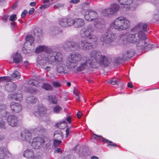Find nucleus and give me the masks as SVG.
<instances>
[{"instance_id": "57", "label": "nucleus", "mask_w": 159, "mask_h": 159, "mask_svg": "<svg viewBox=\"0 0 159 159\" xmlns=\"http://www.w3.org/2000/svg\"><path fill=\"white\" fill-rule=\"evenodd\" d=\"M151 45H148V48H150L151 47Z\"/></svg>"}, {"instance_id": "25", "label": "nucleus", "mask_w": 159, "mask_h": 159, "mask_svg": "<svg viewBox=\"0 0 159 159\" xmlns=\"http://www.w3.org/2000/svg\"><path fill=\"white\" fill-rule=\"evenodd\" d=\"M42 87L46 90L51 89L52 88V87L49 84L44 83L42 85Z\"/></svg>"}, {"instance_id": "29", "label": "nucleus", "mask_w": 159, "mask_h": 159, "mask_svg": "<svg viewBox=\"0 0 159 159\" xmlns=\"http://www.w3.org/2000/svg\"><path fill=\"white\" fill-rule=\"evenodd\" d=\"M9 20L11 21H14L16 19V15L15 14H13L11 15L9 19Z\"/></svg>"}, {"instance_id": "45", "label": "nucleus", "mask_w": 159, "mask_h": 159, "mask_svg": "<svg viewBox=\"0 0 159 159\" xmlns=\"http://www.w3.org/2000/svg\"><path fill=\"white\" fill-rule=\"evenodd\" d=\"M48 6H47L46 5H42L40 7V8H46L47 7H48Z\"/></svg>"}, {"instance_id": "8", "label": "nucleus", "mask_w": 159, "mask_h": 159, "mask_svg": "<svg viewBox=\"0 0 159 159\" xmlns=\"http://www.w3.org/2000/svg\"><path fill=\"white\" fill-rule=\"evenodd\" d=\"M116 35L114 34H112L109 37L107 35L102 36L100 38V40L105 43H109L116 39Z\"/></svg>"}, {"instance_id": "21", "label": "nucleus", "mask_w": 159, "mask_h": 159, "mask_svg": "<svg viewBox=\"0 0 159 159\" xmlns=\"http://www.w3.org/2000/svg\"><path fill=\"white\" fill-rule=\"evenodd\" d=\"M46 108L43 107H39L38 108L37 111L39 114H44L46 112Z\"/></svg>"}, {"instance_id": "5", "label": "nucleus", "mask_w": 159, "mask_h": 159, "mask_svg": "<svg viewBox=\"0 0 159 159\" xmlns=\"http://www.w3.org/2000/svg\"><path fill=\"white\" fill-rule=\"evenodd\" d=\"M26 42L25 43L22 51L24 53H29L33 51L34 48V38L30 35L26 36Z\"/></svg>"}, {"instance_id": "3", "label": "nucleus", "mask_w": 159, "mask_h": 159, "mask_svg": "<svg viewBox=\"0 0 159 159\" xmlns=\"http://www.w3.org/2000/svg\"><path fill=\"white\" fill-rule=\"evenodd\" d=\"M57 54V52L50 51L49 53H47L44 55L39 57L38 58V63L41 66L48 64H52L56 62L57 57L55 56Z\"/></svg>"}, {"instance_id": "13", "label": "nucleus", "mask_w": 159, "mask_h": 159, "mask_svg": "<svg viewBox=\"0 0 159 159\" xmlns=\"http://www.w3.org/2000/svg\"><path fill=\"white\" fill-rule=\"evenodd\" d=\"M12 57L13 61L16 63H19L21 61L22 59L21 55L17 52L14 54Z\"/></svg>"}, {"instance_id": "2", "label": "nucleus", "mask_w": 159, "mask_h": 159, "mask_svg": "<svg viewBox=\"0 0 159 159\" xmlns=\"http://www.w3.org/2000/svg\"><path fill=\"white\" fill-rule=\"evenodd\" d=\"M145 34L141 32L138 34H129L126 38V41L130 43H135L138 46H143L145 45Z\"/></svg>"}, {"instance_id": "28", "label": "nucleus", "mask_w": 159, "mask_h": 159, "mask_svg": "<svg viewBox=\"0 0 159 159\" xmlns=\"http://www.w3.org/2000/svg\"><path fill=\"white\" fill-rule=\"evenodd\" d=\"M7 154V152L6 151V152L4 151L0 152V158H4Z\"/></svg>"}, {"instance_id": "16", "label": "nucleus", "mask_w": 159, "mask_h": 159, "mask_svg": "<svg viewBox=\"0 0 159 159\" xmlns=\"http://www.w3.org/2000/svg\"><path fill=\"white\" fill-rule=\"evenodd\" d=\"M74 24L75 27H79L83 26L84 24V22L81 19H77L75 21L74 20Z\"/></svg>"}, {"instance_id": "17", "label": "nucleus", "mask_w": 159, "mask_h": 159, "mask_svg": "<svg viewBox=\"0 0 159 159\" xmlns=\"http://www.w3.org/2000/svg\"><path fill=\"white\" fill-rule=\"evenodd\" d=\"M48 49V47L46 46H41L36 48L35 52L37 53H39L43 51H47Z\"/></svg>"}, {"instance_id": "44", "label": "nucleus", "mask_w": 159, "mask_h": 159, "mask_svg": "<svg viewBox=\"0 0 159 159\" xmlns=\"http://www.w3.org/2000/svg\"><path fill=\"white\" fill-rule=\"evenodd\" d=\"M36 4V3L34 2H33L30 3V5L31 6H34Z\"/></svg>"}, {"instance_id": "49", "label": "nucleus", "mask_w": 159, "mask_h": 159, "mask_svg": "<svg viewBox=\"0 0 159 159\" xmlns=\"http://www.w3.org/2000/svg\"><path fill=\"white\" fill-rule=\"evenodd\" d=\"M45 69L46 70H50V67L49 66H47L45 68Z\"/></svg>"}, {"instance_id": "37", "label": "nucleus", "mask_w": 159, "mask_h": 159, "mask_svg": "<svg viewBox=\"0 0 159 159\" xmlns=\"http://www.w3.org/2000/svg\"><path fill=\"white\" fill-rule=\"evenodd\" d=\"M34 11V8H31L29 11V13L30 15L32 14Z\"/></svg>"}, {"instance_id": "50", "label": "nucleus", "mask_w": 159, "mask_h": 159, "mask_svg": "<svg viewBox=\"0 0 159 159\" xmlns=\"http://www.w3.org/2000/svg\"><path fill=\"white\" fill-rule=\"evenodd\" d=\"M43 2H44L45 3H47L48 2L49 0H43Z\"/></svg>"}, {"instance_id": "26", "label": "nucleus", "mask_w": 159, "mask_h": 159, "mask_svg": "<svg viewBox=\"0 0 159 159\" xmlns=\"http://www.w3.org/2000/svg\"><path fill=\"white\" fill-rule=\"evenodd\" d=\"M40 143L39 142H35L34 141L32 142V145L34 147L36 148H39V146L40 144Z\"/></svg>"}, {"instance_id": "10", "label": "nucleus", "mask_w": 159, "mask_h": 159, "mask_svg": "<svg viewBox=\"0 0 159 159\" xmlns=\"http://www.w3.org/2000/svg\"><path fill=\"white\" fill-rule=\"evenodd\" d=\"M93 33L92 29L89 27H85L82 29L80 31V34L83 37H88Z\"/></svg>"}, {"instance_id": "15", "label": "nucleus", "mask_w": 159, "mask_h": 159, "mask_svg": "<svg viewBox=\"0 0 159 159\" xmlns=\"http://www.w3.org/2000/svg\"><path fill=\"white\" fill-rule=\"evenodd\" d=\"M11 108L12 110L16 112H20L21 110V107L19 104L15 103L11 106Z\"/></svg>"}, {"instance_id": "34", "label": "nucleus", "mask_w": 159, "mask_h": 159, "mask_svg": "<svg viewBox=\"0 0 159 159\" xmlns=\"http://www.w3.org/2000/svg\"><path fill=\"white\" fill-rule=\"evenodd\" d=\"M62 152V150H61L60 148H57L55 149V150L54 151V152L55 153H61Z\"/></svg>"}, {"instance_id": "14", "label": "nucleus", "mask_w": 159, "mask_h": 159, "mask_svg": "<svg viewBox=\"0 0 159 159\" xmlns=\"http://www.w3.org/2000/svg\"><path fill=\"white\" fill-rule=\"evenodd\" d=\"M34 152L31 150L27 149L23 153V156L26 158H32L34 155Z\"/></svg>"}, {"instance_id": "40", "label": "nucleus", "mask_w": 159, "mask_h": 159, "mask_svg": "<svg viewBox=\"0 0 159 159\" xmlns=\"http://www.w3.org/2000/svg\"><path fill=\"white\" fill-rule=\"evenodd\" d=\"M82 115V114L80 112H78L77 113V116L78 118H81Z\"/></svg>"}, {"instance_id": "42", "label": "nucleus", "mask_w": 159, "mask_h": 159, "mask_svg": "<svg viewBox=\"0 0 159 159\" xmlns=\"http://www.w3.org/2000/svg\"><path fill=\"white\" fill-rule=\"evenodd\" d=\"M93 137L94 139H97L98 137H100V136L95 134H93Z\"/></svg>"}, {"instance_id": "4", "label": "nucleus", "mask_w": 159, "mask_h": 159, "mask_svg": "<svg viewBox=\"0 0 159 159\" xmlns=\"http://www.w3.org/2000/svg\"><path fill=\"white\" fill-rule=\"evenodd\" d=\"M130 23L127 19L122 17L116 18L112 23L111 25L117 30H124L129 27Z\"/></svg>"}, {"instance_id": "19", "label": "nucleus", "mask_w": 159, "mask_h": 159, "mask_svg": "<svg viewBox=\"0 0 159 159\" xmlns=\"http://www.w3.org/2000/svg\"><path fill=\"white\" fill-rule=\"evenodd\" d=\"M62 134L60 130L55 132L54 137L55 138L61 139L62 138Z\"/></svg>"}, {"instance_id": "41", "label": "nucleus", "mask_w": 159, "mask_h": 159, "mask_svg": "<svg viewBox=\"0 0 159 159\" xmlns=\"http://www.w3.org/2000/svg\"><path fill=\"white\" fill-rule=\"evenodd\" d=\"M66 136L67 137L68 136L69 133L70 132V131L68 129H67L66 130Z\"/></svg>"}, {"instance_id": "59", "label": "nucleus", "mask_w": 159, "mask_h": 159, "mask_svg": "<svg viewBox=\"0 0 159 159\" xmlns=\"http://www.w3.org/2000/svg\"><path fill=\"white\" fill-rule=\"evenodd\" d=\"M116 0H114V1L115 2V1H116Z\"/></svg>"}, {"instance_id": "56", "label": "nucleus", "mask_w": 159, "mask_h": 159, "mask_svg": "<svg viewBox=\"0 0 159 159\" xmlns=\"http://www.w3.org/2000/svg\"><path fill=\"white\" fill-rule=\"evenodd\" d=\"M31 159H37L36 157H34L31 158Z\"/></svg>"}, {"instance_id": "35", "label": "nucleus", "mask_w": 159, "mask_h": 159, "mask_svg": "<svg viewBox=\"0 0 159 159\" xmlns=\"http://www.w3.org/2000/svg\"><path fill=\"white\" fill-rule=\"evenodd\" d=\"M1 80H5L6 81H9L10 80V79L9 77H2L1 78Z\"/></svg>"}, {"instance_id": "27", "label": "nucleus", "mask_w": 159, "mask_h": 159, "mask_svg": "<svg viewBox=\"0 0 159 159\" xmlns=\"http://www.w3.org/2000/svg\"><path fill=\"white\" fill-rule=\"evenodd\" d=\"M61 142L60 140H55L54 141L53 145L54 146L57 147L58 145L61 144Z\"/></svg>"}, {"instance_id": "54", "label": "nucleus", "mask_w": 159, "mask_h": 159, "mask_svg": "<svg viewBox=\"0 0 159 159\" xmlns=\"http://www.w3.org/2000/svg\"><path fill=\"white\" fill-rule=\"evenodd\" d=\"M53 103H56V100H52L51 101Z\"/></svg>"}, {"instance_id": "22", "label": "nucleus", "mask_w": 159, "mask_h": 159, "mask_svg": "<svg viewBox=\"0 0 159 159\" xmlns=\"http://www.w3.org/2000/svg\"><path fill=\"white\" fill-rule=\"evenodd\" d=\"M11 76L14 78L18 79L20 78V75L18 71H14L12 74Z\"/></svg>"}, {"instance_id": "51", "label": "nucleus", "mask_w": 159, "mask_h": 159, "mask_svg": "<svg viewBox=\"0 0 159 159\" xmlns=\"http://www.w3.org/2000/svg\"><path fill=\"white\" fill-rule=\"evenodd\" d=\"M76 98L77 99H78V100L79 99V95L78 94H76Z\"/></svg>"}, {"instance_id": "7", "label": "nucleus", "mask_w": 159, "mask_h": 159, "mask_svg": "<svg viewBox=\"0 0 159 159\" xmlns=\"http://www.w3.org/2000/svg\"><path fill=\"white\" fill-rule=\"evenodd\" d=\"M122 8H123L121 7V6L119 7L117 4L113 3L111 4L110 8L103 10L102 12L105 15L112 14L116 12L119 10H122Z\"/></svg>"}, {"instance_id": "24", "label": "nucleus", "mask_w": 159, "mask_h": 159, "mask_svg": "<svg viewBox=\"0 0 159 159\" xmlns=\"http://www.w3.org/2000/svg\"><path fill=\"white\" fill-rule=\"evenodd\" d=\"M67 125L65 121L60 122L58 124V127L61 129H63L65 128Z\"/></svg>"}, {"instance_id": "48", "label": "nucleus", "mask_w": 159, "mask_h": 159, "mask_svg": "<svg viewBox=\"0 0 159 159\" xmlns=\"http://www.w3.org/2000/svg\"><path fill=\"white\" fill-rule=\"evenodd\" d=\"M91 159H98V158L96 156H92L91 157Z\"/></svg>"}, {"instance_id": "47", "label": "nucleus", "mask_w": 159, "mask_h": 159, "mask_svg": "<svg viewBox=\"0 0 159 159\" xmlns=\"http://www.w3.org/2000/svg\"><path fill=\"white\" fill-rule=\"evenodd\" d=\"M128 86L129 88H131L133 86L131 84L129 83L128 84Z\"/></svg>"}, {"instance_id": "18", "label": "nucleus", "mask_w": 159, "mask_h": 159, "mask_svg": "<svg viewBox=\"0 0 159 159\" xmlns=\"http://www.w3.org/2000/svg\"><path fill=\"white\" fill-rule=\"evenodd\" d=\"M30 134L27 133H24L21 136L22 139L24 141H27L29 142H31L30 140Z\"/></svg>"}, {"instance_id": "1", "label": "nucleus", "mask_w": 159, "mask_h": 159, "mask_svg": "<svg viewBox=\"0 0 159 159\" xmlns=\"http://www.w3.org/2000/svg\"><path fill=\"white\" fill-rule=\"evenodd\" d=\"M90 55L91 59L89 57H83L79 53H72L68 57L66 63L63 60L62 55L57 52V54L55 56L57 57L56 60L57 70L59 72H63L66 70V66L70 68H74L78 66L79 62L80 63L77 67L78 70L81 71L87 69L91 66L93 59L97 56V52L93 51L91 52Z\"/></svg>"}, {"instance_id": "11", "label": "nucleus", "mask_w": 159, "mask_h": 159, "mask_svg": "<svg viewBox=\"0 0 159 159\" xmlns=\"http://www.w3.org/2000/svg\"><path fill=\"white\" fill-rule=\"evenodd\" d=\"M74 20L71 19L64 18L60 21V24L62 27H65L70 26L74 24Z\"/></svg>"}, {"instance_id": "52", "label": "nucleus", "mask_w": 159, "mask_h": 159, "mask_svg": "<svg viewBox=\"0 0 159 159\" xmlns=\"http://www.w3.org/2000/svg\"><path fill=\"white\" fill-rule=\"evenodd\" d=\"M5 19L6 20H7V18L6 16H5L3 17V20Z\"/></svg>"}, {"instance_id": "46", "label": "nucleus", "mask_w": 159, "mask_h": 159, "mask_svg": "<svg viewBox=\"0 0 159 159\" xmlns=\"http://www.w3.org/2000/svg\"><path fill=\"white\" fill-rule=\"evenodd\" d=\"M35 35L36 36H40L42 35V34L41 33H35Z\"/></svg>"}, {"instance_id": "55", "label": "nucleus", "mask_w": 159, "mask_h": 159, "mask_svg": "<svg viewBox=\"0 0 159 159\" xmlns=\"http://www.w3.org/2000/svg\"><path fill=\"white\" fill-rule=\"evenodd\" d=\"M11 97L13 98H16V97ZM19 97V96L18 95H17L16 97V98H18Z\"/></svg>"}, {"instance_id": "23", "label": "nucleus", "mask_w": 159, "mask_h": 159, "mask_svg": "<svg viewBox=\"0 0 159 159\" xmlns=\"http://www.w3.org/2000/svg\"><path fill=\"white\" fill-rule=\"evenodd\" d=\"M62 109L58 105H56L53 108V110L55 113H58Z\"/></svg>"}, {"instance_id": "58", "label": "nucleus", "mask_w": 159, "mask_h": 159, "mask_svg": "<svg viewBox=\"0 0 159 159\" xmlns=\"http://www.w3.org/2000/svg\"><path fill=\"white\" fill-rule=\"evenodd\" d=\"M24 62H25H25H26V63H27V61H24Z\"/></svg>"}, {"instance_id": "53", "label": "nucleus", "mask_w": 159, "mask_h": 159, "mask_svg": "<svg viewBox=\"0 0 159 159\" xmlns=\"http://www.w3.org/2000/svg\"><path fill=\"white\" fill-rule=\"evenodd\" d=\"M67 85L68 86H69L70 85V83L69 82H68L67 83Z\"/></svg>"}, {"instance_id": "32", "label": "nucleus", "mask_w": 159, "mask_h": 159, "mask_svg": "<svg viewBox=\"0 0 159 159\" xmlns=\"http://www.w3.org/2000/svg\"><path fill=\"white\" fill-rule=\"evenodd\" d=\"M12 84V88H11V89L9 90L8 89V88L9 86H7V87H6V88L7 89L8 91H11L14 89L16 88V85L14 84Z\"/></svg>"}, {"instance_id": "20", "label": "nucleus", "mask_w": 159, "mask_h": 159, "mask_svg": "<svg viewBox=\"0 0 159 159\" xmlns=\"http://www.w3.org/2000/svg\"><path fill=\"white\" fill-rule=\"evenodd\" d=\"M81 45L84 48L89 49L92 48L91 44L85 41L82 42Z\"/></svg>"}, {"instance_id": "12", "label": "nucleus", "mask_w": 159, "mask_h": 159, "mask_svg": "<svg viewBox=\"0 0 159 159\" xmlns=\"http://www.w3.org/2000/svg\"><path fill=\"white\" fill-rule=\"evenodd\" d=\"M89 13L88 11H86L85 13L84 16L85 19L88 20H93L95 19L94 16H97V14L94 13L93 12H90L89 13L90 15V17L89 18V16L88 15Z\"/></svg>"}, {"instance_id": "60", "label": "nucleus", "mask_w": 159, "mask_h": 159, "mask_svg": "<svg viewBox=\"0 0 159 159\" xmlns=\"http://www.w3.org/2000/svg\"><path fill=\"white\" fill-rule=\"evenodd\" d=\"M102 138V139H103V140H104V139L103 138Z\"/></svg>"}, {"instance_id": "6", "label": "nucleus", "mask_w": 159, "mask_h": 159, "mask_svg": "<svg viewBox=\"0 0 159 159\" xmlns=\"http://www.w3.org/2000/svg\"><path fill=\"white\" fill-rule=\"evenodd\" d=\"M2 117L12 126H16L19 124V121L17 118L14 116L9 115L8 114L5 112L2 114Z\"/></svg>"}, {"instance_id": "33", "label": "nucleus", "mask_w": 159, "mask_h": 159, "mask_svg": "<svg viewBox=\"0 0 159 159\" xmlns=\"http://www.w3.org/2000/svg\"><path fill=\"white\" fill-rule=\"evenodd\" d=\"M63 5L60 3H58L56 4L54 6L55 8H60V7H63Z\"/></svg>"}, {"instance_id": "43", "label": "nucleus", "mask_w": 159, "mask_h": 159, "mask_svg": "<svg viewBox=\"0 0 159 159\" xmlns=\"http://www.w3.org/2000/svg\"><path fill=\"white\" fill-rule=\"evenodd\" d=\"M66 120L69 123L71 122V118L68 117L66 118Z\"/></svg>"}, {"instance_id": "38", "label": "nucleus", "mask_w": 159, "mask_h": 159, "mask_svg": "<svg viewBox=\"0 0 159 159\" xmlns=\"http://www.w3.org/2000/svg\"><path fill=\"white\" fill-rule=\"evenodd\" d=\"M27 13V11L26 10H24L21 14V16L22 17H24L26 15Z\"/></svg>"}, {"instance_id": "9", "label": "nucleus", "mask_w": 159, "mask_h": 159, "mask_svg": "<svg viewBox=\"0 0 159 159\" xmlns=\"http://www.w3.org/2000/svg\"><path fill=\"white\" fill-rule=\"evenodd\" d=\"M120 3L121 7L123 10H127L130 7V5L133 3V0H118Z\"/></svg>"}, {"instance_id": "39", "label": "nucleus", "mask_w": 159, "mask_h": 159, "mask_svg": "<svg viewBox=\"0 0 159 159\" xmlns=\"http://www.w3.org/2000/svg\"><path fill=\"white\" fill-rule=\"evenodd\" d=\"M105 141L106 142L108 143L110 145L112 146H114V144L111 141H110L107 140H105Z\"/></svg>"}, {"instance_id": "36", "label": "nucleus", "mask_w": 159, "mask_h": 159, "mask_svg": "<svg viewBox=\"0 0 159 159\" xmlns=\"http://www.w3.org/2000/svg\"><path fill=\"white\" fill-rule=\"evenodd\" d=\"M79 2V0H71L70 2L71 3L76 4Z\"/></svg>"}, {"instance_id": "30", "label": "nucleus", "mask_w": 159, "mask_h": 159, "mask_svg": "<svg viewBox=\"0 0 159 159\" xmlns=\"http://www.w3.org/2000/svg\"><path fill=\"white\" fill-rule=\"evenodd\" d=\"M52 85L55 87H59L60 86L61 84L58 82H54L52 83Z\"/></svg>"}, {"instance_id": "31", "label": "nucleus", "mask_w": 159, "mask_h": 159, "mask_svg": "<svg viewBox=\"0 0 159 159\" xmlns=\"http://www.w3.org/2000/svg\"><path fill=\"white\" fill-rule=\"evenodd\" d=\"M108 82L112 85H115L117 84V81L114 79H112L109 80Z\"/></svg>"}]
</instances>
